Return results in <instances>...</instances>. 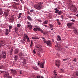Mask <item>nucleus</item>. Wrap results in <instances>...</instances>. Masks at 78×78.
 Wrapping results in <instances>:
<instances>
[{"label":"nucleus","instance_id":"8","mask_svg":"<svg viewBox=\"0 0 78 78\" xmlns=\"http://www.w3.org/2000/svg\"><path fill=\"white\" fill-rule=\"evenodd\" d=\"M33 30L34 31H35V32L37 31H41V33H43V32H44V31H43L42 29L38 28H34Z\"/></svg>","mask_w":78,"mask_h":78},{"label":"nucleus","instance_id":"60","mask_svg":"<svg viewBox=\"0 0 78 78\" xmlns=\"http://www.w3.org/2000/svg\"><path fill=\"white\" fill-rule=\"evenodd\" d=\"M58 9L57 8H55V9H54V10H58Z\"/></svg>","mask_w":78,"mask_h":78},{"label":"nucleus","instance_id":"16","mask_svg":"<svg viewBox=\"0 0 78 78\" xmlns=\"http://www.w3.org/2000/svg\"><path fill=\"white\" fill-rule=\"evenodd\" d=\"M15 54H17L19 53V49H16L14 51Z\"/></svg>","mask_w":78,"mask_h":78},{"label":"nucleus","instance_id":"23","mask_svg":"<svg viewBox=\"0 0 78 78\" xmlns=\"http://www.w3.org/2000/svg\"><path fill=\"white\" fill-rule=\"evenodd\" d=\"M44 25H45V24H47L48 23V20H45L43 23Z\"/></svg>","mask_w":78,"mask_h":78},{"label":"nucleus","instance_id":"3","mask_svg":"<svg viewBox=\"0 0 78 78\" xmlns=\"http://www.w3.org/2000/svg\"><path fill=\"white\" fill-rule=\"evenodd\" d=\"M55 65L57 67H59L61 65V63H60V62H61V61L60 60H55Z\"/></svg>","mask_w":78,"mask_h":78},{"label":"nucleus","instance_id":"39","mask_svg":"<svg viewBox=\"0 0 78 78\" xmlns=\"http://www.w3.org/2000/svg\"><path fill=\"white\" fill-rule=\"evenodd\" d=\"M61 17H62V20H61V22H62V20H64V16H63V15H62Z\"/></svg>","mask_w":78,"mask_h":78},{"label":"nucleus","instance_id":"37","mask_svg":"<svg viewBox=\"0 0 78 78\" xmlns=\"http://www.w3.org/2000/svg\"><path fill=\"white\" fill-rule=\"evenodd\" d=\"M37 54L39 56H41L42 55V54L41 53H38Z\"/></svg>","mask_w":78,"mask_h":78},{"label":"nucleus","instance_id":"52","mask_svg":"<svg viewBox=\"0 0 78 78\" xmlns=\"http://www.w3.org/2000/svg\"><path fill=\"white\" fill-rule=\"evenodd\" d=\"M43 26H44V27H47V25H44V24H43Z\"/></svg>","mask_w":78,"mask_h":78},{"label":"nucleus","instance_id":"4","mask_svg":"<svg viewBox=\"0 0 78 78\" xmlns=\"http://www.w3.org/2000/svg\"><path fill=\"white\" fill-rule=\"evenodd\" d=\"M15 19L14 16H10L9 18V22L10 23H12L14 22V20Z\"/></svg>","mask_w":78,"mask_h":78},{"label":"nucleus","instance_id":"7","mask_svg":"<svg viewBox=\"0 0 78 78\" xmlns=\"http://www.w3.org/2000/svg\"><path fill=\"white\" fill-rule=\"evenodd\" d=\"M74 23L73 22L68 23H67V26L68 27V28H71L72 26L73 25Z\"/></svg>","mask_w":78,"mask_h":78},{"label":"nucleus","instance_id":"13","mask_svg":"<svg viewBox=\"0 0 78 78\" xmlns=\"http://www.w3.org/2000/svg\"><path fill=\"white\" fill-rule=\"evenodd\" d=\"M12 73L13 75H16L17 74V71L16 70H13V71L12 72Z\"/></svg>","mask_w":78,"mask_h":78},{"label":"nucleus","instance_id":"12","mask_svg":"<svg viewBox=\"0 0 78 78\" xmlns=\"http://www.w3.org/2000/svg\"><path fill=\"white\" fill-rule=\"evenodd\" d=\"M71 8H73V10L74 11H76V7H75V5H71Z\"/></svg>","mask_w":78,"mask_h":78},{"label":"nucleus","instance_id":"54","mask_svg":"<svg viewBox=\"0 0 78 78\" xmlns=\"http://www.w3.org/2000/svg\"><path fill=\"white\" fill-rule=\"evenodd\" d=\"M71 21L72 22H75V20H71Z\"/></svg>","mask_w":78,"mask_h":78},{"label":"nucleus","instance_id":"44","mask_svg":"<svg viewBox=\"0 0 78 78\" xmlns=\"http://www.w3.org/2000/svg\"><path fill=\"white\" fill-rule=\"evenodd\" d=\"M42 38L43 39V41H46V40L45 39V38L43 37H42Z\"/></svg>","mask_w":78,"mask_h":78},{"label":"nucleus","instance_id":"38","mask_svg":"<svg viewBox=\"0 0 78 78\" xmlns=\"http://www.w3.org/2000/svg\"><path fill=\"white\" fill-rule=\"evenodd\" d=\"M5 43V41H3L1 40V44H3Z\"/></svg>","mask_w":78,"mask_h":78},{"label":"nucleus","instance_id":"21","mask_svg":"<svg viewBox=\"0 0 78 78\" xmlns=\"http://www.w3.org/2000/svg\"><path fill=\"white\" fill-rule=\"evenodd\" d=\"M8 31H9L8 29L6 30L5 34L6 35H8V34H9V32Z\"/></svg>","mask_w":78,"mask_h":78},{"label":"nucleus","instance_id":"59","mask_svg":"<svg viewBox=\"0 0 78 78\" xmlns=\"http://www.w3.org/2000/svg\"><path fill=\"white\" fill-rule=\"evenodd\" d=\"M3 72H4V71L0 70V72H1V73H3Z\"/></svg>","mask_w":78,"mask_h":78},{"label":"nucleus","instance_id":"41","mask_svg":"<svg viewBox=\"0 0 78 78\" xmlns=\"http://www.w3.org/2000/svg\"><path fill=\"white\" fill-rule=\"evenodd\" d=\"M23 55V54H22V52H20V56H22Z\"/></svg>","mask_w":78,"mask_h":78},{"label":"nucleus","instance_id":"26","mask_svg":"<svg viewBox=\"0 0 78 78\" xmlns=\"http://www.w3.org/2000/svg\"><path fill=\"white\" fill-rule=\"evenodd\" d=\"M26 39L28 42H30V40L29 39V38L28 37V36L27 35L26 36Z\"/></svg>","mask_w":78,"mask_h":78},{"label":"nucleus","instance_id":"32","mask_svg":"<svg viewBox=\"0 0 78 78\" xmlns=\"http://www.w3.org/2000/svg\"><path fill=\"white\" fill-rule=\"evenodd\" d=\"M33 41L32 40H31V44H30V46H33Z\"/></svg>","mask_w":78,"mask_h":78},{"label":"nucleus","instance_id":"6","mask_svg":"<svg viewBox=\"0 0 78 78\" xmlns=\"http://www.w3.org/2000/svg\"><path fill=\"white\" fill-rule=\"evenodd\" d=\"M46 44L48 47H51L52 46V42L50 40L46 41Z\"/></svg>","mask_w":78,"mask_h":78},{"label":"nucleus","instance_id":"33","mask_svg":"<svg viewBox=\"0 0 78 78\" xmlns=\"http://www.w3.org/2000/svg\"><path fill=\"white\" fill-rule=\"evenodd\" d=\"M14 30L15 31H18L19 28H17V27H16L15 28Z\"/></svg>","mask_w":78,"mask_h":78},{"label":"nucleus","instance_id":"35","mask_svg":"<svg viewBox=\"0 0 78 78\" xmlns=\"http://www.w3.org/2000/svg\"><path fill=\"white\" fill-rule=\"evenodd\" d=\"M51 17H52V16H51V15H49L48 16L49 19H51Z\"/></svg>","mask_w":78,"mask_h":78},{"label":"nucleus","instance_id":"19","mask_svg":"<svg viewBox=\"0 0 78 78\" xmlns=\"http://www.w3.org/2000/svg\"><path fill=\"white\" fill-rule=\"evenodd\" d=\"M0 69H5V66L2 65L0 66Z\"/></svg>","mask_w":78,"mask_h":78},{"label":"nucleus","instance_id":"31","mask_svg":"<svg viewBox=\"0 0 78 78\" xmlns=\"http://www.w3.org/2000/svg\"><path fill=\"white\" fill-rule=\"evenodd\" d=\"M21 26V25L20 24V23L18 24H17V27H18V28H20V27Z\"/></svg>","mask_w":78,"mask_h":78},{"label":"nucleus","instance_id":"5","mask_svg":"<svg viewBox=\"0 0 78 78\" xmlns=\"http://www.w3.org/2000/svg\"><path fill=\"white\" fill-rule=\"evenodd\" d=\"M9 10H6L5 11V12H4V15L5 16V17L6 16H9Z\"/></svg>","mask_w":78,"mask_h":78},{"label":"nucleus","instance_id":"22","mask_svg":"<svg viewBox=\"0 0 78 78\" xmlns=\"http://www.w3.org/2000/svg\"><path fill=\"white\" fill-rule=\"evenodd\" d=\"M62 11H58V15H61V14H62Z\"/></svg>","mask_w":78,"mask_h":78},{"label":"nucleus","instance_id":"62","mask_svg":"<svg viewBox=\"0 0 78 78\" xmlns=\"http://www.w3.org/2000/svg\"><path fill=\"white\" fill-rule=\"evenodd\" d=\"M45 63V62H44L42 63V64L43 65H44V64Z\"/></svg>","mask_w":78,"mask_h":78},{"label":"nucleus","instance_id":"53","mask_svg":"<svg viewBox=\"0 0 78 78\" xmlns=\"http://www.w3.org/2000/svg\"><path fill=\"white\" fill-rule=\"evenodd\" d=\"M10 54L12 55V50L10 52Z\"/></svg>","mask_w":78,"mask_h":78},{"label":"nucleus","instance_id":"15","mask_svg":"<svg viewBox=\"0 0 78 78\" xmlns=\"http://www.w3.org/2000/svg\"><path fill=\"white\" fill-rule=\"evenodd\" d=\"M17 59H18V56L16 55L15 56L14 58V60H15V62H16V61H17Z\"/></svg>","mask_w":78,"mask_h":78},{"label":"nucleus","instance_id":"27","mask_svg":"<svg viewBox=\"0 0 78 78\" xmlns=\"http://www.w3.org/2000/svg\"><path fill=\"white\" fill-rule=\"evenodd\" d=\"M13 8L14 9H17V6L16 5H14L13 6Z\"/></svg>","mask_w":78,"mask_h":78},{"label":"nucleus","instance_id":"47","mask_svg":"<svg viewBox=\"0 0 78 78\" xmlns=\"http://www.w3.org/2000/svg\"><path fill=\"white\" fill-rule=\"evenodd\" d=\"M33 11H34V10H33V9H32L30 10V12H33Z\"/></svg>","mask_w":78,"mask_h":78},{"label":"nucleus","instance_id":"64","mask_svg":"<svg viewBox=\"0 0 78 78\" xmlns=\"http://www.w3.org/2000/svg\"><path fill=\"white\" fill-rule=\"evenodd\" d=\"M76 17H78V13L76 14Z\"/></svg>","mask_w":78,"mask_h":78},{"label":"nucleus","instance_id":"50","mask_svg":"<svg viewBox=\"0 0 78 78\" xmlns=\"http://www.w3.org/2000/svg\"><path fill=\"white\" fill-rule=\"evenodd\" d=\"M69 2L70 3H72V0H69Z\"/></svg>","mask_w":78,"mask_h":78},{"label":"nucleus","instance_id":"11","mask_svg":"<svg viewBox=\"0 0 78 78\" xmlns=\"http://www.w3.org/2000/svg\"><path fill=\"white\" fill-rule=\"evenodd\" d=\"M41 63H41V62L38 63V66H39V65H40V67L42 69V68H44V65H43V64H41Z\"/></svg>","mask_w":78,"mask_h":78},{"label":"nucleus","instance_id":"58","mask_svg":"<svg viewBox=\"0 0 78 78\" xmlns=\"http://www.w3.org/2000/svg\"><path fill=\"white\" fill-rule=\"evenodd\" d=\"M13 1H15V2H18L19 1V0H13Z\"/></svg>","mask_w":78,"mask_h":78},{"label":"nucleus","instance_id":"9","mask_svg":"<svg viewBox=\"0 0 78 78\" xmlns=\"http://www.w3.org/2000/svg\"><path fill=\"white\" fill-rule=\"evenodd\" d=\"M55 47H57L58 48V51H61V50H62V49H59V48L61 47V45L60 44H57L56 45H55Z\"/></svg>","mask_w":78,"mask_h":78},{"label":"nucleus","instance_id":"49","mask_svg":"<svg viewBox=\"0 0 78 78\" xmlns=\"http://www.w3.org/2000/svg\"><path fill=\"white\" fill-rule=\"evenodd\" d=\"M63 61H66V60H67V59L65 58L63 59Z\"/></svg>","mask_w":78,"mask_h":78},{"label":"nucleus","instance_id":"17","mask_svg":"<svg viewBox=\"0 0 78 78\" xmlns=\"http://www.w3.org/2000/svg\"><path fill=\"white\" fill-rule=\"evenodd\" d=\"M57 22V23H58V25H61V22H60V21H59V20H58V19H57L56 20Z\"/></svg>","mask_w":78,"mask_h":78},{"label":"nucleus","instance_id":"46","mask_svg":"<svg viewBox=\"0 0 78 78\" xmlns=\"http://www.w3.org/2000/svg\"><path fill=\"white\" fill-rule=\"evenodd\" d=\"M9 30H10V29H11L12 28V26H9Z\"/></svg>","mask_w":78,"mask_h":78},{"label":"nucleus","instance_id":"24","mask_svg":"<svg viewBox=\"0 0 78 78\" xmlns=\"http://www.w3.org/2000/svg\"><path fill=\"white\" fill-rule=\"evenodd\" d=\"M49 26H50V28H53V25L52 24H49Z\"/></svg>","mask_w":78,"mask_h":78},{"label":"nucleus","instance_id":"36","mask_svg":"<svg viewBox=\"0 0 78 78\" xmlns=\"http://www.w3.org/2000/svg\"><path fill=\"white\" fill-rule=\"evenodd\" d=\"M13 3H15V5H19V3H16L15 2H13Z\"/></svg>","mask_w":78,"mask_h":78},{"label":"nucleus","instance_id":"14","mask_svg":"<svg viewBox=\"0 0 78 78\" xmlns=\"http://www.w3.org/2000/svg\"><path fill=\"white\" fill-rule=\"evenodd\" d=\"M57 37L58 38L57 39V41H61V37L59 36V35H58Z\"/></svg>","mask_w":78,"mask_h":78},{"label":"nucleus","instance_id":"57","mask_svg":"<svg viewBox=\"0 0 78 78\" xmlns=\"http://www.w3.org/2000/svg\"><path fill=\"white\" fill-rule=\"evenodd\" d=\"M20 75H22V71H20Z\"/></svg>","mask_w":78,"mask_h":78},{"label":"nucleus","instance_id":"29","mask_svg":"<svg viewBox=\"0 0 78 78\" xmlns=\"http://www.w3.org/2000/svg\"><path fill=\"white\" fill-rule=\"evenodd\" d=\"M22 13H20L19 14L18 16V19H20V17H21V16H22Z\"/></svg>","mask_w":78,"mask_h":78},{"label":"nucleus","instance_id":"56","mask_svg":"<svg viewBox=\"0 0 78 78\" xmlns=\"http://www.w3.org/2000/svg\"><path fill=\"white\" fill-rule=\"evenodd\" d=\"M54 73H55V74H56V72L55 71H54Z\"/></svg>","mask_w":78,"mask_h":78},{"label":"nucleus","instance_id":"20","mask_svg":"<svg viewBox=\"0 0 78 78\" xmlns=\"http://www.w3.org/2000/svg\"><path fill=\"white\" fill-rule=\"evenodd\" d=\"M27 18L29 20H30V21H32V19H31V18L30 16H28Z\"/></svg>","mask_w":78,"mask_h":78},{"label":"nucleus","instance_id":"34","mask_svg":"<svg viewBox=\"0 0 78 78\" xmlns=\"http://www.w3.org/2000/svg\"><path fill=\"white\" fill-rule=\"evenodd\" d=\"M5 75L7 77H8V76H9V73L8 72H7L6 73H5Z\"/></svg>","mask_w":78,"mask_h":78},{"label":"nucleus","instance_id":"48","mask_svg":"<svg viewBox=\"0 0 78 78\" xmlns=\"http://www.w3.org/2000/svg\"><path fill=\"white\" fill-rule=\"evenodd\" d=\"M23 40L24 41H25L26 40V37H24L23 38Z\"/></svg>","mask_w":78,"mask_h":78},{"label":"nucleus","instance_id":"30","mask_svg":"<svg viewBox=\"0 0 78 78\" xmlns=\"http://www.w3.org/2000/svg\"><path fill=\"white\" fill-rule=\"evenodd\" d=\"M33 68L34 70H37V69H38L37 67V66L34 67Z\"/></svg>","mask_w":78,"mask_h":78},{"label":"nucleus","instance_id":"61","mask_svg":"<svg viewBox=\"0 0 78 78\" xmlns=\"http://www.w3.org/2000/svg\"><path fill=\"white\" fill-rule=\"evenodd\" d=\"M8 78H12V77L11 76H9L8 77Z\"/></svg>","mask_w":78,"mask_h":78},{"label":"nucleus","instance_id":"10","mask_svg":"<svg viewBox=\"0 0 78 78\" xmlns=\"http://www.w3.org/2000/svg\"><path fill=\"white\" fill-rule=\"evenodd\" d=\"M73 29L74 30V32L76 34H78V30L76 29V28H73Z\"/></svg>","mask_w":78,"mask_h":78},{"label":"nucleus","instance_id":"2","mask_svg":"<svg viewBox=\"0 0 78 78\" xmlns=\"http://www.w3.org/2000/svg\"><path fill=\"white\" fill-rule=\"evenodd\" d=\"M2 55H0V60L2 59V58H3V59H5L6 58V53L5 51L2 52Z\"/></svg>","mask_w":78,"mask_h":78},{"label":"nucleus","instance_id":"25","mask_svg":"<svg viewBox=\"0 0 78 78\" xmlns=\"http://www.w3.org/2000/svg\"><path fill=\"white\" fill-rule=\"evenodd\" d=\"M3 13V11L1 9H0V15H2Z\"/></svg>","mask_w":78,"mask_h":78},{"label":"nucleus","instance_id":"42","mask_svg":"<svg viewBox=\"0 0 78 78\" xmlns=\"http://www.w3.org/2000/svg\"><path fill=\"white\" fill-rule=\"evenodd\" d=\"M59 12V10H56L55 11V13H58V12Z\"/></svg>","mask_w":78,"mask_h":78},{"label":"nucleus","instance_id":"40","mask_svg":"<svg viewBox=\"0 0 78 78\" xmlns=\"http://www.w3.org/2000/svg\"><path fill=\"white\" fill-rule=\"evenodd\" d=\"M73 61H74V62H76V58H74V59L73 60Z\"/></svg>","mask_w":78,"mask_h":78},{"label":"nucleus","instance_id":"55","mask_svg":"<svg viewBox=\"0 0 78 78\" xmlns=\"http://www.w3.org/2000/svg\"><path fill=\"white\" fill-rule=\"evenodd\" d=\"M43 42H44L45 44H46V43H47V41H46V40L43 41Z\"/></svg>","mask_w":78,"mask_h":78},{"label":"nucleus","instance_id":"63","mask_svg":"<svg viewBox=\"0 0 78 78\" xmlns=\"http://www.w3.org/2000/svg\"><path fill=\"white\" fill-rule=\"evenodd\" d=\"M30 23L29 22H27V24H30Z\"/></svg>","mask_w":78,"mask_h":78},{"label":"nucleus","instance_id":"28","mask_svg":"<svg viewBox=\"0 0 78 78\" xmlns=\"http://www.w3.org/2000/svg\"><path fill=\"white\" fill-rule=\"evenodd\" d=\"M32 39H39V38L37 37H32Z\"/></svg>","mask_w":78,"mask_h":78},{"label":"nucleus","instance_id":"51","mask_svg":"<svg viewBox=\"0 0 78 78\" xmlns=\"http://www.w3.org/2000/svg\"><path fill=\"white\" fill-rule=\"evenodd\" d=\"M37 78H41V77L40 76H37Z\"/></svg>","mask_w":78,"mask_h":78},{"label":"nucleus","instance_id":"18","mask_svg":"<svg viewBox=\"0 0 78 78\" xmlns=\"http://www.w3.org/2000/svg\"><path fill=\"white\" fill-rule=\"evenodd\" d=\"M28 27L30 30H31L32 29V26L31 24L28 25Z\"/></svg>","mask_w":78,"mask_h":78},{"label":"nucleus","instance_id":"45","mask_svg":"<svg viewBox=\"0 0 78 78\" xmlns=\"http://www.w3.org/2000/svg\"><path fill=\"white\" fill-rule=\"evenodd\" d=\"M33 53H34V54H36V50L35 49H34L33 50Z\"/></svg>","mask_w":78,"mask_h":78},{"label":"nucleus","instance_id":"1","mask_svg":"<svg viewBox=\"0 0 78 78\" xmlns=\"http://www.w3.org/2000/svg\"><path fill=\"white\" fill-rule=\"evenodd\" d=\"M36 9H41L42 7V2H40L37 4L35 6Z\"/></svg>","mask_w":78,"mask_h":78},{"label":"nucleus","instance_id":"43","mask_svg":"<svg viewBox=\"0 0 78 78\" xmlns=\"http://www.w3.org/2000/svg\"><path fill=\"white\" fill-rule=\"evenodd\" d=\"M76 76H78V72L77 71L76 73Z\"/></svg>","mask_w":78,"mask_h":78}]
</instances>
